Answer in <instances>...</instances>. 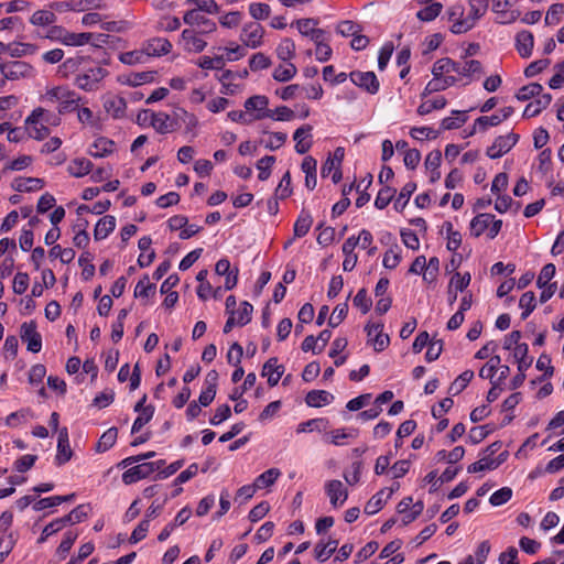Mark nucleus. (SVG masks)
Wrapping results in <instances>:
<instances>
[{
  "label": "nucleus",
  "mask_w": 564,
  "mask_h": 564,
  "mask_svg": "<svg viewBox=\"0 0 564 564\" xmlns=\"http://www.w3.org/2000/svg\"><path fill=\"white\" fill-rule=\"evenodd\" d=\"M312 126L304 124L297 128L293 134V139L295 141V151L299 154L306 153L312 147Z\"/></svg>",
  "instance_id": "obj_22"
},
{
  "label": "nucleus",
  "mask_w": 564,
  "mask_h": 564,
  "mask_svg": "<svg viewBox=\"0 0 564 564\" xmlns=\"http://www.w3.org/2000/svg\"><path fill=\"white\" fill-rule=\"evenodd\" d=\"M108 74L106 68L95 65L79 73L75 78V85L82 90L95 91L101 87Z\"/></svg>",
  "instance_id": "obj_5"
},
{
  "label": "nucleus",
  "mask_w": 564,
  "mask_h": 564,
  "mask_svg": "<svg viewBox=\"0 0 564 564\" xmlns=\"http://www.w3.org/2000/svg\"><path fill=\"white\" fill-rule=\"evenodd\" d=\"M312 223H313L312 216L308 213L302 210V213L300 214V216L297 217V219L294 224V228H293L294 236L296 238L304 237L310 231Z\"/></svg>",
  "instance_id": "obj_42"
},
{
  "label": "nucleus",
  "mask_w": 564,
  "mask_h": 564,
  "mask_svg": "<svg viewBox=\"0 0 564 564\" xmlns=\"http://www.w3.org/2000/svg\"><path fill=\"white\" fill-rule=\"evenodd\" d=\"M552 101L550 94H541L535 100L529 102L523 111L524 118H533L540 115L544 109L549 107Z\"/></svg>",
  "instance_id": "obj_27"
},
{
  "label": "nucleus",
  "mask_w": 564,
  "mask_h": 564,
  "mask_svg": "<svg viewBox=\"0 0 564 564\" xmlns=\"http://www.w3.org/2000/svg\"><path fill=\"white\" fill-rule=\"evenodd\" d=\"M512 7L513 0H492V10L499 23L509 24L519 18L520 12Z\"/></svg>",
  "instance_id": "obj_19"
},
{
  "label": "nucleus",
  "mask_w": 564,
  "mask_h": 564,
  "mask_svg": "<svg viewBox=\"0 0 564 564\" xmlns=\"http://www.w3.org/2000/svg\"><path fill=\"white\" fill-rule=\"evenodd\" d=\"M57 20L55 13L50 8L48 10H37L30 18L33 25L46 26L55 23Z\"/></svg>",
  "instance_id": "obj_41"
},
{
  "label": "nucleus",
  "mask_w": 564,
  "mask_h": 564,
  "mask_svg": "<svg viewBox=\"0 0 564 564\" xmlns=\"http://www.w3.org/2000/svg\"><path fill=\"white\" fill-rule=\"evenodd\" d=\"M325 491L334 508L343 506L348 498V490L344 487L343 482L337 479L328 480L325 484Z\"/></svg>",
  "instance_id": "obj_20"
},
{
  "label": "nucleus",
  "mask_w": 564,
  "mask_h": 564,
  "mask_svg": "<svg viewBox=\"0 0 564 564\" xmlns=\"http://www.w3.org/2000/svg\"><path fill=\"white\" fill-rule=\"evenodd\" d=\"M115 142L107 138H98L89 148L88 153L94 158H104L112 153Z\"/></svg>",
  "instance_id": "obj_32"
},
{
  "label": "nucleus",
  "mask_w": 564,
  "mask_h": 564,
  "mask_svg": "<svg viewBox=\"0 0 564 564\" xmlns=\"http://www.w3.org/2000/svg\"><path fill=\"white\" fill-rule=\"evenodd\" d=\"M386 495V489H381L379 490L377 494H375L370 499L369 501L366 503L365 506V513L369 514V516H373L376 514L377 512H379L383 506L386 505L387 502V497H384Z\"/></svg>",
  "instance_id": "obj_40"
},
{
  "label": "nucleus",
  "mask_w": 564,
  "mask_h": 564,
  "mask_svg": "<svg viewBox=\"0 0 564 564\" xmlns=\"http://www.w3.org/2000/svg\"><path fill=\"white\" fill-rule=\"evenodd\" d=\"M40 100L45 104H56L57 113L63 116L74 112L80 101L82 97L66 85H58L46 88L40 96Z\"/></svg>",
  "instance_id": "obj_3"
},
{
  "label": "nucleus",
  "mask_w": 564,
  "mask_h": 564,
  "mask_svg": "<svg viewBox=\"0 0 564 564\" xmlns=\"http://www.w3.org/2000/svg\"><path fill=\"white\" fill-rule=\"evenodd\" d=\"M265 30L259 22H247L243 24L239 40L243 46L256 50L263 44Z\"/></svg>",
  "instance_id": "obj_7"
},
{
  "label": "nucleus",
  "mask_w": 564,
  "mask_h": 564,
  "mask_svg": "<svg viewBox=\"0 0 564 564\" xmlns=\"http://www.w3.org/2000/svg\"><path fill=\"white\" fill-rule=\"evenodd\" d=\"M446 104H447L446 99L443 96H438L432 100L422 102L417 107V113L421 116H425L433 110H438V109L445 108Z\"/></svg>",
  "instance_id": "obj_55"
},
{
  "label": "nucleus",
  "mask_w": 564,
  "mask_h": 564,
  "mask_svg": "<svg viewBox=\"0 0 564 564\" xmlns=\"http://www.w3.org/2000/svg\"><path fill=\"white\" fill-rule=\"evenodd\" d=\"M20 337L21 340L26 344V348L30 352H40L42 349V337L40 333H37L34 322H25L21 325Z\"/></svg>",
  "instance_id": "obj_18"
},
{
  "label": "nucleus",
  "mask_w": 564,
  "mask_h": 564,
  "mask_svg": "<svg viewBox=\"0 0 564 564\" xmlns=\"http://www.w3.org/2000/svg\"><path fill=\"white\" fill-rule=\"evenodd\" d=\"M37 46L30 43L9 44L8 54L12 57H21L36 53Z\"/></svg>",
  "instance_id": "obj_53"
},
{
  "label": "nucleus",
  "mask_w": 564,
  "mask_h": 564,
  "mask_svg": "<svg viewBox=\"0 0 564 564\" xmlns=\"http://www.w3.org/2000/svg\"><path fill=\"white\" fill-rule=\"evenodd\" d=\"M197 65L203 69H221L225 65V56L217 55L214 57L202 56Z\"/></svg>",
  "instance_id": "obj_59"
},
{
  "label": "nucleus",
  "mask_w": 564,
  "mask_h": 564,
  "mask_svg": "<svg viewBox=\"0 0 564 564\" xmlns=\"http://www.w3.org/2000/svg\"><path fill=\"white\" fill-rule=\"evenodd\" d=\"M487 10L488 0H467V4L456 3L449 7L446 15L451 32L464 34L470 31Z\"/></svg>",
  "instance_id": "obj_1"
},
{
  "label": "nucleus",
  "mask_w": 564,
  "mask_h": 564,
  "mask_svg": "<svg viewBox=\"0 0 564 564\" xmlns=\"http://www.w3.org/2000/svg\"><path fill=\"white\" fill-rule=\"evenodd\" d=\"M288 134L284 132H269L264 140V147L271 151L280 149L286 141Z\"/></svg>",
  "instance_id": "obj_61"
},
{
  "label": "nucleus",
  "mask_w": 564,
  "mask_h": 564,
  "mask_svg": "<svg viewBox=\"0 0 564 564\" xmlns=\"http://www.w3.org/2000/svg\"><path fill=\"white\" fill-rule=\"evenodd\" d=\"M115 228L116 218L111 215H106L97 221L94 230V237L96 240L106 239Z\"/></svg>",
  "instance_id": "obj_29"
},
{
  "label": "nucleus",
  "mask_w": 564,
  "mask_h": 564,
  "mask_svg": "<svg viewBox=\"0 0 564 564\" xmlns=\"http://www.w3.org/2000/svg\"><path fill=\"white\" fill-rule=\"evenodd\" d=\"M206 33H200L195 29H184L180 36L178 44L187 53H200L206 46L207 42L203 39Z\"/></svg>",
  "instance_id": "obj_10"
},
{
  "label": "nucleus",
  "mask_w": 564,
  "mask_h": 564,
  "mask_svg": "<svg viewBox=\"0 0 564 564\" xmlns=\"http://www.w3.org/2000/svg\"><path fill=\"white\" fill-rule=\"evenodd\" d=\"M42 107H37L25 118L24 126L29 138L35 140H44L50 134V129L42 121L39 120L37 116H42Z\"/></svg>",
  "instance_id": "obj_12"
},
{
  "label": "nucleus",
  "mask_w": 564,
  "mask_h": 564,
  "mask_svg": "<svg viewBox=\"0 0 564 564\" xmlns=\"http://www.w3.org/2000/svg\"><path fill=\"white\" fill-rule=\"evenodd\" d=\"M337 546V540L328 539L327 542L321 540L314 549L315 558L321 563L327 561L335 553Z\"/></svg>",
  "instance_id": "obj_31"
},
{
  "label": "nucleus",
  "mask_w": 564,
  "mask_h": 564,
  "mask_svg": "<svg viewBox=\"0 0 564 564\" xmlns=\"http://www.w3.org/2000/svg\"><path fill=\"white\" fill-rule=\"evenodd\" d=\"M93 39V33H75L69 32L65 29L63 37H62V44L68 45V46H82L90 42Z\"/></svg>",
  "instance_id": "obj_36"
},
{
  "label": "nucleus",
  "mask_w": 564,
  "mask_h": 564,
  "mask_svg": "<svg viewBox=\"0 0 564 564\" xmlns=\"http://www.w3.org/2000/svg\"><path fill=\"white\" fill-rule=\"evenodd\" d=\"M473 378L474 372L471 370L464 371L454 380V382H452L449 387V393L453 395L459 394L468 386Z\"/></svg>",
  "instance_id": "obj_52"
},
{
  "label": "nucleus",
  "mask_w": 564,
  "mask_h": 564,
  "mask_svg": "<svg viewBox=\"0 0 564 564\" xmlns=\"http://www.w3.org/2000/svg\"><path fill=\"white\" fill-rule=\"evenodd\" d=\"M443 6L440 2H432L425 6L423 9L417 11L416 17L421 21L430 22L433 21L442 12Z\"/></svg>",
  "instance_id": "obj_49"
},
{
  "label": "nucleus",
  "mask_w": 564,
  "mask_h": 564,
  "mask_svg": "<svg viewBox=\"0 0 564 564\" xmlns=\"http://www.w3.org/2000/svg\"><path fill=\"white\" fill-rule=\"evenodd\" d=\"M519 141V134L514 132L499 135L494 143L487 149V155L490 159H499L508 153Z\"/></svg>",
  "instance_id": "obj_15"
},
{
  "label": "nucleus",
  "mask_w": 564,
  "mask_h": 564,
  "mask_svg": "<svg viewBox=\"0 0 564 564\" xmlns=\"http://www.w3.org/2000/svg\"><path fill=\"white\" fill-rule=\"evenodd\" d=\"M117 436H118V430L116 427L108 429L100 436V438L96 445V451L98 453H104V452L108 451L109 448H111L117 441Z\"/></svg>",
  "instance_id": "obj_43"
},
{
  "label": "nucleus",
  "mask_w": 564,
  "mask_h": 564,
  "mask_svg": "<svg viewBox=\"0 0 564 564\" xmlns=\"http://www.w3.org/2000/svg\"><path fill=\"white\" fill-rule=\"evenodd\" d=\"M543 87L542 85L538 83H531L529 85H525L521 87L517 94L516 97L520 101H527L533 97H538L542 94Z\"/></svg>",
  "instance_id": "obj_50"
},
{
  "label": "nucleus",
  "mask_w": 564,
  "mask_h": 564,
  "mask_svg": "<svg viewBox=\"0 0 564 564\" xmlns=\"http://www.w3.org/2000/svg\"><path fill=\"white\" fill-rule=\"evenodd\" d=\"M494 426L489 424L471 427L468 434V441L473 444H479L482 442L492 431Z\"/></svg>",
  "instance_id": "obj_54"
},
{
  "label": "nucleus",
  "mask_w": 564,
  "mask_h": 564,
  "mask_svg": "<svg viewBox=\"0 0 564 564\" xmlns=\"http://www.w3.org/2000/svg\"><path fill=\"white\" fill-rule=\"evenodd\" d=\"M431 72L433 78L426 84L422 93L423 98L427 95L443 91L456 85V79L453 77V75L448 74L441 58L434 62Z\"/></svg>",
  "instance_id": "obj_4"
},
{
  "label": "nucleus",
  "mask_w": 564,
  "mask_h": 564,
  "mask_svg": "<svg viewBox=\"0 0 564 564\" xmlns=\"http://www.w3.org/2000/svg\"><path fill=\"white\" fill-rule=\"evenodd\" d=\"M181 26V21L176 17L162 15L155 24L158 31H175Z\"/></svg>",
  "instance_id": "obj_63"
},
{
  "label": "nucleus",
  "mask_w": 564,
  "mask_h": 564,
  "mask_svg": "<svg viewBox=\"0 0 564 564\" xmlns=\"http://www.w3.org/2000/svg\"><path fill=\"white\" fill-rule=\"evenodd\" d=\"M122 94L123 96H109L104 101L105 110L113 118H121L124 115L127 97L132 98L133 100H139L141 98V93L139 91Z\"/></svg>",
  "instance_id": "obj_13"
},
{
  "label": "nucleus",
  "mask_w": 564,
  "mask_h": 564,
  "mask_svg": "<svg viewBox=\"0 0 564 564\" xmlns=\"http://www.w3.org/2000/svg\"><path fill=\"white\" fill-rule=\"evenodd\" d=\"M564 14V4L563 3H554L552 4L545 15V23L547 25H555L561 21L562 15Z\"/></svg>",
  "instance_id": "obj_64"
},
{
  "label": "nucleus",
  "mask_w": 564,
  "mask_h": 564,
  "mask_svg": "<svg viewBox=\"0 0 564 564\" xmlns=\"http://www.w3.org/2000/svg\"><path fill=\"white\" fill-rule=\"evenodd\" d=\"M284 371L285 368L282 364L279 362V359L276 357H271L263 365L261 376L267 377L268 384L270 387H275L279 383Z\"/></svg>",
  "instance_id": "obj_21"
},
{
  "label": "nucleus",
  "mask_w": 564,
  "mask_h": 564,
  "mask_svg": "<svg viewBox=\"0 0 564 564\" xmlns=\"http://www.w3.org/2000/svg\"><path fill=\"white\" fill-rule=\"evenodd\" d=\"M332 172H333L332 181L335 184L339 183L341 177H343V174H341V171H340V165L338 163H335L334 160H330L329 158H327V160L325 161V163L322 166L321 173H322L323 177H326Z\"/></svg>",
  "instance_id": "obj_58"
},
{
  "label": "nucleus",
  "mask_w": 564,
  "mask_h": 564,
  "mask_svg": "<svg viewBox=\"0 0 564 564\" xmlns=\"http://www.w3.org/2000/svg\"><path fill=\"white\" fill-rule=\"evenodd\" d=\"M165 464L166 463L164 459H158L155 462H143V479H160V473L163 471Z\"/></svg>",
  "instance_id": "obj_47"
},
{
  "label": "nucleus",
  "mask_w": 564,
  "mask_h": 564,
  "mask_svg": "<svg viewBox=\"0 0 564 564\" xmlns=\"http://www.w3.org/2000/svg\"><path fill=\"white\" fill-rule=\"evenodd\" d=\"M246 112L251 117V120L259 121L268 119L269 98L264 95H254L246 99L243 105Z\"/></svg>",
  "instance_id": "obj_11"
},
{
  "label": "nucleus",
  "mask_w": 564,
  "mask_h": 564,
  "mask_svg": "<svg viewBox=\"0 0 564 564\" xmlns=\"http://www.w3.org/2000/svg\"><path fill=\"white\" fill-rule=\"evenodd\" d=\"M359 434V431L357 429L350 427V429H336L330 431L329 436V443L335 446H343L345 444V440L347 438H356Z\"/></svg>",
  "instance_id": "obj_37"
},
{
  "label": "nucleus",
  "mask_w": 564,
  "mask_h": 564,
  "mask_svg": "<svg viewBox=\"0 0 564 564\" xmlns=\"http://www.w3.org/2000/svg\"><path fill=\"white\" fill-rule=\"evenodd\" d=\"M242 21L240 11H230L219 15L218 22L225 29H236Z\"/></svg>",
  "instance_id": "obj_51"
},
{
  "label": "nucleus",
  "mask_w": 564,
  "mask_h": 564,
  "mask_svg": "<svg viewBox=\"0 0 564 564\" xmlns=\"http://www.w3.org/2000/svg\"><path fill=\"white\" fill-rule=\"evenodd\" d=\"M295 43L290 37H284L280 41L275 48L278 58L282 62H291L295 56Z\"/></svg>",
  "instance_id": "obj_33"
},
{
  "label": "nucleus",
  "mask_w": 564,
  "mask_h": 564,
  "mask_svg": "<svg viewBox=\"0 0 564 564\" xmlns=\"http://www.w3.org/2000/svg\"><path fill=\"white\" fill-rule=\"evenodd\" d=\"M143 121H149V124L159 133L165 134L174 130V120L165 112H154L143 109Z\"/></svg>",
  "instance_id": "obj_16"
},
{
  "label": "nucleus",
  "mask_w": 564,
  "mask_h": 564,
  "mask_svg": "<svg viewBox=\"0 0 564 564\" xmlns=\"http://www.w3.org/2000/svg\"><path fill=\"white\" fill-rule=\"evenodd\" d=\"M334 395L325 390H312L305 397V402L308 406L321 408L332 403Z\"/></svg>",
  "instance_id": "obj_30"
},
{
  "label": "nucleus",
  "mask_w": 564,
  "mask_h": 564,
  "mask_svg": "<svg viewBox=\"0 0 564 564\" xmlns=\"http://www.w3.org/2000/svg\"><path fill=\"white\" fill-rule=\"evenodd\" d=\"M252 312L253 306L249 302H241L238 308L228 313V319L224 326V333H229L235 326L242 327L247 325L251 321Z\"/></svg>",
  "instance_id": "obj_9"
},
{
  "label": "nucleus",
  "mask_w": 564,
  "mask_h": 564,
  "mask_svg": "<svg viewBox=\"0 0 564 564\" xmlns=\"http://www.w3.org/2000/svg\"><path fill=\"white\" fill-rule=\"evenodd\" d=\"M519 306L523 310L521 314L522 319L528 318L536 306L534 293L531 291L523 293L519 300Z\"/></svg>",
  "instance_id": "obj_56"
},
{
  "label": "nucleus",
  "mask_w": 564,
  "mask_h": 564,
  "mask_svg": "<svg viewBox=\"0 0 564 564\" xmlns=\"http://www.w3.org/2000/svg\"><path fill=\"white\" fill-rule=\"evenodd\" d=\"M93 164L85 158L74 159L68 164L67 171L72 176L82 177L91 172Z\"/></svg>",
  "instance_id": "obj_35"
},
{
  "label": "nucleus",
  "mask_w": 564,
  "mask_h": 564,
  "mask_svg": "<svg viewBox=\"0 0 564 564\" xmlns=\"http://www.w3.org/2000/svg\"><path fill=\"white\" fill-rule=\"evenodd\" d=\"M206 15V13L186 10L183 15V21L191 26L189 29H195L196 31H200V33H214L217 30V23Z\"/></svg>",
  "instance_id": "obj_8"
},
{
  "label": "nucleus",
  "mask_w": 564,
  "mask_h": 564,
  "mask_svg": "<svg viewBox=\"0 0 564 564\" xmlns=\"http://www.w3.org/2000/svg\"><path fill=\"white\" fill-rule=\"evenodd\" d=\"M368 340L372 344L373 349L377 352L383 351L389 343L390 338L382 332L381 325H371L367 327Z\"/></svg>",
  "instance_id": "obj_24"
},
{
  "label": "nucleus",
  "mask_w": 564,
  "mask_h": 564,
  "mask_svg": "<svg viewBox=\"0 0 564 564\" xmlns=\"http://www.w3.org/2000/svg\"><path fill=\"white\" fill-rule=\"evenodd\" d=\"M280 475H281V471L278 468H270V469L263 471L262 474H260L254 479V485L258 489H263V488L270 487L271 485H273L275 482V480L279 478Z\"/></svg>",
  "instance_id": "obj_44"
},
{
  "label": "nucleus",
  "mask_w": 564,
  "mask_h": 564,
  "mask_svg": "<svg viewBox=\"0 0 564 564\" xmlns=\"http://www.w3.org/2000/svg\"><path fill=\"white\" fill-rule=\"evenodd\" d=\"M349 79L370 95H376L380 89V83L373 72L352 70L349 73Z\"/></svg>",
  "instance_id": "obj_14"
},
{
  "label": "nucleus",
  "mask_w": 564,
  "mask_h": 564,
  "mask_svg": "<svg viewBox=\"0 0 564 564\" xmlns=\"http://www.w3.org/2000/svg\"><path fill=\"white\" fill-rule=\"evenodd\" d=\"M512 498V489L509 487H502L496 490L489 498V502L494 507L502 506Z\"/></svg>",
  "instance_id": "obj_60"
},
{
  "label": "nucleus",
  "mask_w": 564,
  "mask_h": 564,
  "mask_svg": "<svg viewBox=\"0 0 564 564\" xmlns=\"http://www.w3.org/2000/svg\"><path fill=\"white\" fill-rule=\"evenodd\" d=\"M534 46V37L530 31L523 30L516 35V48L523 58L531 56Z\"/></svg>",
  "instance_id": "obj_25"
},
{
  "label": "nucleus",
  "mask_w": 564,
  "mask_h": 564,
  "mask_svg": "<svg viewBox=\"0 0 564 564\" xmlns=\"http://www.w3.org/2000/svg\"><path fill=\"white\" fill-rule=\"evenodd\" d=\"M275 163V158L272 155H265L257 162V169L259 171L258 178L260 181H267L271 175V169Z\"/></svg>",
  "instance_id": "obj_57"
},
{
  "label": "nucleus",
  "mask_w": 564,
  "mask_h": 564,
  "mask_svg": "<svg viewBox=\"0 0 564 564\" xmlns=\"http://www.w3.org/2000/svg\"><path fill=\"white\" fill-rule=\"evenodd\" d=\"M415 189H416V184L413 182H408L401 188L399 196L397 197V199L394 202L395 210L402 212L405 208L411 195L414 193Z\"/></svg>",
  "instance_id": "obj_45"
},
{
  "label": "nucleus",
  "mask_w": 564,
  "mask_h": 564,
  "mask_svg": "<svg viewBox=\"0 0 564 564\" xmlns=\"http://www.w3.org/2000/svg\"><path fill=\"white\" fill-rule=\"evenodd\" d=\"M44 180L39 177H15L12 182V188L17 192H36L43 188Z\"/></svg>",
  "instance_id": "obj_26"
},
{
  "label": "nucleus",
  "mask_w": 564,
  "mask_h": 564,
  "mask_svg": "<svg viewBox=\"0 0 564 564\" xmlns=\"http://www.w3.org/2000/svg\"><path fill=\"white\" fill-rule=\"evenodd\" d=\"M489 221H491V214H479L470 221L469 230L474 237L481 236L488 230Z\"/></svg>",
  "instance_id": "obj_38"
},
{
  "label": "nucleus",
  "mask_w": 564,
  "mask_h": 564,
  "mask_svg": "<svg viewBox=\"0 0 564 564\" xmlns=\"http://www.w3.org/2000/svg\"><path fill=\"white\" fill-rule=\"evenodd\" d=\"M218 50L223 52L221 55L225 56V62L226 61H228V62L239 61L240 58L245 57L247 54L243 44L239 45L236 43H231L229 46L219 47Z\"/></svg>",
  "instance_id": "obj_46"
},
{
  "label": "nucleus",
  "mask_w": 564,
  "mask_h": 564,
  "mask_svg": "<svg viewBox=\"0 0 564 564\" xmlns=\"http://www.w3.org/2000/svg\"><path fill=\"white\" fill-rule=\"evenodd\" d=\"M520 339L521 333L519 330H513L506 337L503 341V349L513 350L514 352H528V344L520 343Z\"/></svg>",
  "instance_id": "obj_39"
},
{
  "label": "nucleus",
  "mask_w": 564,
  "mask_h": 564,
  "mask_svg": "<svg viewBox=\"0 0 564 564\" xmlns=\"http://www.w3.org/2000/svg\"><path fill=\"white\" fill-rule=\"evenodd\" d=\"M501 448L500 442H494L490 445H488L482 454L479 460L470 464L467 467V473L469 474H476L485 470H494L498 468L502 463L503 459H495L492 456Z\"/></svg>",
  "instance_id": "obj_6"
},
{
  "label": "nucleus",
  "mask_w": 564,
  "mask_h": 564,
  "mask_svg": "<svg viewBox=\"0 0 564 564\" xmlns=\"http://www.w3.org/2000/svg\"><path fill=\"white\" fill-rule=\"evenodd\" d=\"M394 193H395V189L390 187V186L382 187L378 192V195H377V197L375 199V206L378 209L386 208L389 205V203L391 202V199L393 198Z\"/></svg>",
  "instance_id": "obj_62"
},
{
  "label": "nucleus",
  "mask_w": 564,
  "mask_h": 564,
  "mask_svg": "<svg viewBox=\"0 0 564 564\" xmlns=\"http://www.w3.org/2000/svg\"><path fill=\"white\" fill-rule=\"evenodd\" d=\"M185 4L192 7L188 10L216 15L220 13V7L215 0H186Z\"/></svg>",
  "instance_id": "obj_28"
},
{
  "label": "nucleus",
  "mask_w": 564,
  "mask_h": 564,
  "mask_svg": "<svg viewBox=\"0 0 564 564\" xmlns=\"http://www.w3.org/2000/svg\"><path fill=\"white\" fill-rule=\"evenodd\" d=\"M2 72L6 80H19L21 78L31 77L33 75V67L23 61H11L1 63Z\"/></svg>",
  "instance_id": "obj_17"
},
{
  "label": "nucleus",
  "mask_w": 564,
  "mask_h": 564,
  "mask_svg": "<svg viewBox=\"0 0 564 564\" xmlns=\"http://www.w3.org/2000/svg\"><path fill=\"white\" fill-rule=\"evenodd\" d=\"M172 43L164 37H152L143 46V53L149 56H163L171 52Z\"/></svg>",
  "instance_id": "obj_23"
},
{
  "label": "nucleus",
  "mask_w": 564,
  "mask_h": 564,
  "mask_svg": "<svg viewBox=\"0 0 564 564\" xmlns=\"http://www.w3.org/2000/svg\"><path fill=\"white\" fill-rule=\"evenodd\" d=\"M469 50L466 52V55H470ZM442 62L444 63L449 75L456 79V85L462 83V85L466 86L473 82L479 80L485 74L482 63L478 59L467 58L464 56L459 61H455L449 57H442Z\"/></svg>",
  "instance_id": "obj_2"
},
{
  "label": "nucleus",
  "mask_w": 564,
  "mask_h": 564,
  "mask_svg": "<svg viewBox=\"0 0 564 564\" xmlns=\"http://www.w3.org/2000/svg\"><path fill=\"white\" fill-rule=\"evenodd\" d=\"M248 9L256 22L267 20L271 14L270 6L264 2H251Z\"/></svg>",
  "instance_id": "obj_48"
},
{
  "label": "nucleus",
  "mask_w": 564,
  "mask_h": 564,
  "mask_svg": "<svg viewBox=\"0 0 564 564\" xmlns=\"http://www.w3.org/2000/svg\"><path fill=\"white\" fill-rule=\"evenodd\" d=\"M296 73L297 68L292 62H283L274 68L272 77L276 82L285 83L294 78Z\"/></svg>",
  "instance_id": "obj_34"
}]
</instances>
